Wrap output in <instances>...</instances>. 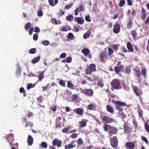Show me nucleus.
<instances>
[{"label":"nucleus","mask_w":149,"mask_h":149,"mask_svg":"<svg viewBox=\"0 0 149 149\" xmlns=\"http://www.w3.org/2000/svg\"><path fill=\"white\" fill-rule=\"evenodd\" d=\"M66 59L67 63H70L72 61V58L70 57H68Z\"/></svg>","instance_id":"338daca9"},{"label":"nucleus","mask_w":149,"mask_h":149,"mask_svg":"<svg viewBox=\"0 0 149 149\" xmlns=\"http://www.w3.org/2000/svg\"><path fill=\"white\" fill-rule=\"evenodd\" d=\"M141 139L143 141L145 142L147 144H148V141L146 137L143 136H142Z\"/></svg>","instance_id":"603ef678"},{"label":"nucleus","mask_w":149,"mask_h":149,"mask_svg":"<svg viewBox=\"0 0 149 149\" xmlns=\"http://www.w3.org/2000/svg\"><path fill=\"white\" fill-rule=\"evenodd\" d=\"M123 65H121L119 66L115 67H114V69L116 73L118 74L123 69Z\"/></svg>","instance_id":"ddd939ff"},{"label":"nucleus","mask_w":149,"mask_h":149,"mask_svg":"<svg viewBox=\"0 0 149 149\" xmlns=\"http://www.w3.org/2000/svg\"><path fill=\"white\" fill-rule=\"evenodd\" d=\"M27 141L29 146H31L33 143V138L31 135L28 136Z\"/></svg>","instance_id":"dca6fc26"},{"label":"nucleus","mask_w":149,"mask_h":149,"mask_svg":"<svg viewBox=\"0 0 149 149\" xmlns=\"http://www.w3.org/2000/svg\"><path fill=\"white\" fill-rule=\"evenodd\" d=\"M74 85L70 81H68L67 82V87L70 88L71 89H74Z\"/></svg>","instance_id":"393cba45"},{"label":"nucleus","mask_w":149,"mask_h":149,"mask_svg":"<svg viewBox=\"0 0 149 149\" xmlns=\"http://www.w3.org/2000/svg\"><path fill=\"white\" fill-rule=\"evenodd\" d=\"M42 43L44 45L47 46L49 44V41L47 40L42 41Z\"/></svg>","instance_id":"79ce46f5"},{"label":"nucleus","mask_w":149,"mask_h":149,"mask_svg":"<svg viewBox=\"0 0 149 149\" xmlns=\"http://www.w3.org/2000/svg\"><path fill=\"white\" fill-rule=\"evenodd\" d=\"M81 52L86 56L90 53V51L88 49H83L81 50Z\"/></svg>","instance_id":"4be33fe9"},{"label":"nucleus","mask_w":149,"mask_h":149,"mask_svg":"<svg viewBox=\"0 0 149 149\" xmlns=\"http://www.w3.org/2000/svg\"><path fill=\"white\" fill-rule=\"evenodd\" d=\"M85 19L86 21L90 22L91 21V20L90 19V17L89 16H87L85 17Z\"/></svg>","instance_id":"bf43d9fd"},{"label":"nucleus","mask_w":149,"mask_h":149,"mask_svg":"<svg viewBox=\"0 0 149 149\" xmlns=\"http://www.w3.org/2000/svg\"><path fill=\"white\" fill-rule=\"evenodd\" d=\"M79 126L81 127H84L86 125V122L85 120H84L79 122Z\"/></svg>","instance_id":"5701e85b"},{"label":"nucleus","mask_w":149,"mask_h":149,"mask_svg":"<svg viewBox=\"0 0 149 149\" xmlns=\"http://www.w3.org/2000/svg\"><path fill=\"white\" fill-rule=\"evenodd\" d=\"M97 84L101 87H103L104 86L103 83L100 81H98Z\"/></svg>","instance_id":"0e129e2a"},{"label":"nucleus","mask_w":149,"mask_h":149,"mask_svg":"<svg viewBox=\"0 0 149 149\" xmlns=\"http://www.w3.org/2000/svg\"><path fill=\"white\" fill-rule=\"evenodd\" d=\"M92 77L93 78V80L94 81H97L99 79L98 76L95 74L92 75Z\"/></svg>","instance_id":"c03bdc74"},{"label":"nucleus","mask_w":149,"mask_h":149,"mask_svg":"<svg viewBox=\"0 0 149 149\" xmlns=\"http://www.w3.org/2000/svg\"><path fill=\"white\" fill-rule=\"evenodd\" d=\"M31 26V23L29 22H28L26 23L25 26L24 28L26 31H27L28 29Z\"/></svg>","instance_id":"72a5a7b5"},{"label":"nucleus","mask_w":149,"mask_h":149,"mask_svg":"<svg viewBox=\"0 0 149 149\" xmlns=\"http://www.w3.org/2000/svg\"><path fill=\"white\" fill-rule=\"evenodd\" d=\"M21 72V68L20 67H18L17 68L16 73L18 74H20Z\"/></svg>","instance_id":"13d9d810"},{"label":"nucleus","mask_w":149,"mask_h":149,"mask_svg":"<svg viewBox=\"0 0 149 149\" xmlns=\"http://www.w3.org/2000/svg\"><path fill=\"white\" fill-rule=\"evenodd\" d=\"M52 143L53 146H56L57 148H60L62 146V142L61 140L55 138L53 140Z\"/></svg>","instance_id":"1a4fd4ad"},{"label":"nucleus","mask_w":149,"mask_h":149,"mask_svg":"<svg viewBox=\"0 0 149 149\" xmlns=\"http://www.w3.org/2000/svg\"><path fill=\"white\" fill-rule=\"evenodd\" d=\"M14 136L13 133L10 134L7 136V139L8 141H13L14 140Z\"/></svg>","instance_id":"bb28decb"},{"label":"nucleus","mask_w":149,"mask_h":149,"mask_svg":"<svg viewBox=\"0 0 149 149\" xmlns=\"http://www.w3.org/2000/svg\"><path fill=\"white\" fill-rule=\"evenodd\" d=\"M133 25V22L130 21L127 24V27L128 29H130L132 28Z\"/></svg>","instance_id":"e433bc0d"},{"label":"nucleus","mask_w":149,"mask_h":149,"mask_svg":"<svg viewBox=\"0 0 149 149\" xmlns=\"http://www.w3.org/2000/svg\"><path fill=\"white\" fill-rule=\"evenodd\" d=\"M48 1L49 4L51 6H54L52 0H48Z\"/></svg>","instance_id":"69168bd1"},{"label":"nucleus","mask_w":149,"mask_h":149,"mask_svg":"<svg viewBox=\"0 0 149 149\" xmlns=\"http://www.w3.org/2000/svg\"><path fill=\"white\" fill-rule=\"evenodd\" d=\"M107 53L105 51H101L98 55L99 59L101 62H104V59L107 58Z\"/></svg>","instance_id":"0eeeda50"},{"label":"nucleus","mask_w":149,"mask_h":149,"mask_svg":"<svg viewBox=\"0 0 149 149\" xmlns=\"http://www.w3.org/2000/svg\"><path fill=\"white\" fill-rule=\"evenodd\" d=\"M110 143L111 146L114 148H116L118 143V140L116 136H113L110 139Z\"/></svg>","instance_id":"6e6552de"},{"label":"nucleus","mask_w":149,"mask_h":149,"mask_svg":"<svg viewBox=\"0 0 149 149\" xmlns=\"http://www.w3.org/2000/svg\"><path fill=\"white\" fill-rule=\"evenodd\" d=\"M66 19L68 20L71 21L73 20V17L72 15H69L66 17Z\"/></svg>","instance_id":"c9c22d12"},{"label":"nucleus","mask_w":149,"mask_h":149,"mask_svg":"<svg viewBox=\"0 0 149 149\" xmlns=\"http://www.w3.org/2000/svg\"><path fill=\"white\" fill-rule=\"evenodd\" d=\"M146 10L143 8L142 9V11L141 13V17L142 19L144 20L146 17Z\"/></svg>","instance_id":"aec40b11"},{"label":"nucleus","mask_w":149,"mask_h":149,"mask_svg":"<svg viewBox=\"0 0 149 149\" xmlns=\"http://www.w3.org/2000/svg\"><path fill=\"white\" fill-rule=\"evenodd\" d=\"M74 111L77 114L80 115L83 114L84 111L83 109L79 108L76 109H74Z\"/></svg>","instance_id":"4468645a"},{"label":"nucleus","mask_w":149,"mask_h":149,"mask_svg":"<svg viewBox=\"0 0 149 149\" xmlns=\"http://www.w3.org/2000/svg\"><path fill=\"white\" fill-rule=\"evenodd\" d=\"M95 106L93 104H90L88 105V109L90 110H93L95 108Z\"/></svg>","instance_id":"7c9ffc66"},{"label":"nucleus","mask_w":149,"mask_h":149,"mask_svg":"<svg viewBox=\"0 0 149 149\" xmlns=\"http://www.w3.org/2000/svg\"><path fill=\"white\" fill-rule=\"evenodd\" d=\"M37 51L35 48H31L29 51V53L31 54H34L36 53Z\"/></svg>","instance_id":"4c0bfd02"},{"label":"nucleus","mask_w":149,"mask_h":149,"mask_svg":"<svg viewBox=\"0 0 149 149\" xmlns=\"http://www.w3.org/2000/svg\"><path fill=\"white\" fill-rule=\"evenodd\" d=\"M127 47L130 52H132L134 51V49L131 43L129 42L127 43Z\"/></svg>","instance_id":"2eb2a0df"},{"label":"nucleus","mask_w":149,"mask_h":149,"mask_svg":"<svg viewBox=\"0 0 149 149\" xmlns=\"http://www.w3.org/2000/svg\"><path fill=\"white\" fill-rule=\"evenodd\" d=\"M43 14L41 11H39L38 13V15L39 17H41L43 15Z\"/></svg>","instance_id":"774afa93"},{"label":"nucleus","mask_w":149,"mask_h":149,"mask_svg":"<svg viewBox=\"0 0 149 149\" xmlns=\"http://www.w3.org/2000/svg\"><path fill=\"white\" fill-rule=\"evenodd\" d=\"M77 95L76 94H73L72 95V100L73 102H74L77 99Z\"/></svg>","instance_id":"ea45409f"},{"label":"nucleus","mask_w":149,"mask_h":149,"mask_svg":"<svg viewBox=\"0 0 149 149\" xmlns=\"http://www.w3.org/2000/svg\"><path fill=\"white\" fill-rule=\"evenodd\" d=\"M66 56V54L65 53H62L60 56V58H64Z\"/></svg>","instance_id":"3c124183"},{"label":"nucleus","mask_w":149,"mask_h":149,"mask_svg":"<svg viewBox=\"0 0 149 149\" xmlns=\"http://www.w3.org/2000/svg\"><path fill=\"white\" fill-rule=\"evenodd\" d=\"M131 32L133 38L134 40L136 39L137 36L136 32L135 30H132L131 31Z\"/></svg>","instance_id":"c85d7f7f"},{"label":"nucleus","mask_w":149,"mask_h":149,"mask_svg":"<svg viewBox=\"0 0 149 149\" xmlns=\"http://www.w3.org/2000/svg\"><path fill=\"white\" fill-rule=\"evenodd\" d=\"M106 109L108 112H109L111 114H113L114 113L113 109L109 105H107L106 106Z\"/></svg>","instance_id":"f3484780"},{"label":"nucleus","mask_w":149,"mask_h":149,"mask_svg":"<svg viewBox=\"0 0 149 149\" xmlns=\"http://www.w3.org/2000/svg\"><path fill=\"white\" fill-rule=\"evenodd\" d=\"M119 116L121 117L122 118L124 119L126 117V115L124 113L121 112Z\"/></svg>","instance_id":"864d4df0"},{"label":"nucleus","mask_w":149,"mask_h":149,"mask_svg":"<svg viewBox=\"0 0 149 149\" xmlns=\"http://www.w3.org/2000/svg\"><path fill=\"white\" fill-rule=\"evenodd\" d=\"M77 143L78 145H81L83 143V141L81 139L79 138L77 141Z\"/></svg>","instance_id":"de8ad7c7"},{"label":"nucleus","mask_w":149,"mask_h":149,"mask_svg":"<svg viewBox=\"0 0 149 149\" xmlns=\"http://www.w3.org/2000/svg\"><path fill=\"white\" fill-rule=\"evenodd\" d=\"M132 87L133 91L136 96L140 97L142 95L143 92L141 89H139V87L136 86H132Z\"/></svg>","instance_id":"39448f33"},{"label":"nucleus","mask_w":149,"mask_h":149,"mask_svg":"<svg viewBox=\"0 0 149 149\" xmlns=\"http://www.w3.org/2000/svg\"><path fill=\"white\" fill-rule=\"evenodd\" d=\"M96 66L95 64L91 63L89 65L85 70L86 74H90L92 72L96 71Z\"/></svg>","instance_id":"20e7f679"},{"label":"nucleus","mask_w":149,"mask_h":149,"mask_svg":"<svg viewBox=\"0 0 149 149\" xmlns=\"http://www.w3.org/2000/svg\"><path fill=\"white\" fill-rule=\"evenodd\" d=\"M62 118L59 116L56 117V123H61L60 121L62 120Z\"/></svg>","instance_id":"a18cd8bd"},{"label":"nucleus","mask_w":149,"mask_h":149,"mask_svg":"<svg viewBox=\"0 0 149 149\" xmlns=\"http://www.w3.org/2000/svg\"><path fill=\"white\" fill-rule=\"evenodd\" d=\"M101 118H102V122L105 123L103 127L104 130H117L115 127L107 124V123H111L114 122L115 120L111 117L106 116H104L102 118L101 116Z\"/></svg>","instance_id":"f257e3e1"},{"label":"nucleus","mask_w":149,"mask_h":149,"mask_svg":"<svg viewBox=\"0 0 149 149\" xmlns=\"http://www.w3.org/2000/svg\"><path fill=\"white\" fill-rule=\"evenodd\" d=\"M33 115L34 114L32 112H31L29 111L27 113V116L28 117L30 118L31 117L33 116Z\"/></svg>","instance_id":"5fc2aeb1"},{"label":"nucleus","mask_w":149,"mask_h":149,"mask_svg":"<svg viewBox=\"0 0 149 149\" xmlns=\"http://www.w3.org/2000/svg\"><path fill=\"white\" fill-rule=\"evenodd\" d=\"M137 111L139 114V117L142 118H143V113L142 109H138Z\"/></svg>","instance_id":"2f4dec72"},{"label":"nucleus","mask_w":149,"mask_h":149,"mask_svg":"<svg viewBox=\"0 0 149 149\" xmlns=\"http://www.w3.org/2000/svg\"><path fill=\"white\" fill-rule=\"evenodd\" d=\"M46 70H45L41 72H38V73H40L39 75L38 76V81H41L42 80V79L44 78V73Z\"/></svg>","instance_id":"f8f14e48"},{"label":"nucleus","mask_w":149,"mask_h":149,"mask_svg":"<svg viewBox=\"0 0 149 149\" xmlns=\"http://www.w3.org/2000/svg\"><path fill=\"white\" fill-rule=\"evenodd\" d=\"M40 59V56H38V57H36L35 58H34L32 61V63L33 64H35L36 63L38 62Z\"/></svg>","instance_id":"b1692460"},{"label":"nucleus","mask_w":149,"mask_h":149,"mask_svg":"<svg viewBox=\"0 0 149 149\" xmlns=\"http://www.w3.org/2000/svg\"><path fill=\"white\" fill-rule=\"evenodd\" d=\"M81 92L86 96L89 97L93 96V91L92 90L89 89H84L81 91Z\"/></svg>","instance_id":"423d86ee"},{"label":"nucleus","mask_w":149,"mask_h":149,"mask_svg":"<svg viewBox=\"0 0 149 149\" xmlns=\"http://www.w3.org/2000/svg\"><path fill=\"white\" fill-rule=\"evenodd\" d=\"M120 27L119 24H115L114 26V28L113 29V32L116 33H118L120 31Z\"/></svg>","instance_id":"9b49d317"},{"label":"nucleus","mask_w":149,"mask_h":149,"mask_svg":"<svg viewBox=\"0 0 149 149\" xmlns=\"http://www.w3.org/2000/svg\"><path fill=\"white\" fill-rule=\"evenodd\" d=\"M33 123L31 121H28L25 123V127H28L29 126L30 127H32L33 126Z\"/></svg>","instance_id":"a878e982"},{"label":"nucleus","mask_w":149,"mask_h":149,"mask_svg":"<svg viewBox=\"0 0 149 149\" xmlns=\"http://www.w3.org/2000/svg\"><path fill=\"white\" fill-rule=\"evenodd\" d=\"M51 109L54 112H55L57 110V107L56 106H54V107H51Z\"/></svg>","instance_id":"052dcab7"},{"label":"nucleus","mask_w":149,"mask_h":149,"mask_svg":"<svg viewBox=\"0 0 149 149\" xmlns=\"http://www.w3.org/2000/svg\"><path fill=\"white\" fill-rule=\"evenodd\" d=\"M47 144L45 142H42L40 144V146L43 148H46L47 147Z\"/></svg>","instance_id":"c756f323"},{"label":"nucleus","mask_w":149,"mask_h":149,"mask_svg":"<svg viewBox=\"0 0 149 149\" xmlns=\"http://www.w3.org/2000/svg\"><path fill=\"white\" fill-rule=\"evenodd\" d=\"M73 5V3H72L70 4L66 5L65 6V8L67 9H69Z\"/></svg>","instance_id":"8fccbe9b"},{"label":"nucleus","mask_w":149,"mask_h":149,"mask_svg":"<svg viewBox=\"0 0 149 149\" xmlns=\"http://www.w3.org/2000/svg\"><path fill=\"white\" fill-rule=\"evenodd\" d=\"M66 81V80L64 81L62 79H61L59 82V84L62 86L65 87L66 86L65 83Z\"/></svg>","instance_id":"cd10ccee"},{"label":"nucleus","mask_w":149,"mask_h":149,"mask_svg":"<svg viewBox=\"0 0 149 149\" xmlns=\"http://www.w3.org/2000/svg\"><path fill=\"white\" fill-rule=\"evenodd\" d=\"M145 127L146 130H149V125L146 123H145Z\"/></svg>","instance_id":"4d7b16f0"},{"label":"nucleus","mask_w":149,"mask_h":149,"mask_svg":"<svg viewBox=\"0 0 149 149\" xmlns=\"http://www.w3.org/2000/svg\"><path fill=\"white\" fill-rule=\"evenodd\" d=\"M111 84L112 88L114 89L117 90L122 88L119 80L118 79H113Z\"/></svg>","instance_id":"7ed1b4c3"},{"label":"nucleus","mask_w":149,"mask_h":149,"mask_svg":"<svg viewBox=\"0 0 149 149\" xmlns=\"http://www.w3.org/2000/svg\"><path fill=\"white\" fill-rule=\"evenodd\" d=\"M124 130H130V128L126 125H124Z\"/></svg>","instance_id":"680f3d73"},{"label":"nucleus","mask_w":149,"mask_h":149,"mask_svg":"<svg viewBox=\"0 0 149 149\" xmlns=\"http://www.w3.org/2000/svg\"><path fill=\"white\" fill-rule=\"evenodd\" d=\"M38 38V36L37 33H35L33 35V38L34 40L36 41L37 40Z\"/></svg>","instance_id":"09e8293b"},{"label":"nucleus","mask_w":149,"mask_h":149,"mask_svg":"<svg viewBox=\"0 0 149 149\" xmlns=\"http://www.w3.org/2000/svg\"><path fill=\"white\" fill-rule=\"evenodd\" d=\"M112 102L115 105V108L119 111L122 112L123 111V109L120 107V106L124 107L126 105V104L124 102L112 100Z\"/></svg>","instance_id":"f03ea898"},{"label":"nucleus","mask_w":149,"mask_h":149,"mask_svg":"<svg viewBox=\"0 0 149 149\" xmlns=\"http://www.w3.org/2000/svg\"><path fill=\"white\" fill-rule=\"evenodd\" d=\"M135 76L139 78L140 77V70L138 67H137L135 68Z\"/></svg>","instance_id":"412c9836"},{"label":"nucleus","mask_w":149,"mask_h":149,"mask_svg":"<svg viewBox=\"0 0 149 149\" xmlns=\"http://www.w3.org/2000/svg\"><path fill=\"white\" fill-rule=\"evenodd\" d=\"M32 87V84L31 83H29L27 84V88L28 90L30 89Z\"/></svg>","instance_id":"6e6d98bb"},{"label":"nucleus","mask_w":149,"mask_h":149,"mask_svg":"<svg viewBox=\"0 0 149 149\" xmlns=\"http://www.w3.org/2000/svg\"><path fill=\"white\" fill-rule=\"evenodd\" d=\"M141 74L145 78L146 76V70L145 68H143L142 70Z\"/></svg>","instance_id":"f704fd0d"},{"label":"nucleus","mask_w":149,"mask_h":149,"mask_svg":"<svg viewBox=\"0 0 149 149\" xmlns=\"http://www.w3.org/2000/svg\"><path fill=\"white\" fill-rule=\"evenodd\" d=\"M135 146L134 143L131 142H127L125 144L126 149H134Z\"/></svg>","instance_id":"9d476101"},{"label":"nucleus","mask_w":149,"mask_h":149,"mask_svg":"<svg viewBox=\"0 0 149 149\" xmlns=\"http://www.w3.org/2000/svg\"><path fill=\"white\" fill-rule=\"evenodd\" d=\"M74 21H76L78 24H83L84 22V20L83 19H82L80 17H78L77 18L75 17Z\"/></svg>","instance_id":"6ab92c4d"},{"label":"nucleus","mask_w":149,"mask_h":149,"mask_svg":"<svg viewBox=\"0 0 149 149\" xmlns=\"http://www.w3.org/2000/svg\"><path fill=\"white\" fill-rule=\"evenodd\" d=\"M125 4V0H122L120 1L119 6L120 7H122Z\"/></svg>","instance_id":"58836bf2"},{"label":"nucleus","mask_w":149,"mask_h":149,"mask_svg":"<svg viewBox=\"0 0 149 149\" xmlns=\"http://www.w3.org/2000/svg\"><path fill=\"white\" fill-rule=\"evenodd\" d=\"M76 144H73V142H72L71 143L65 146V149H70L75 147Z\"/></svg>","instance_id":"a211bd4d"},{"label":"nucleus","mask_w":149,"mask_h":149,"mask_svg":"<svg viewBox=\"0 0 149 149\" xmlns=\"http://www.w3.org/2000/svg\"><path fill=\"white\" fill-rule=\"evenodd\" d=\"M77 8H78V11L79 12V13L80 12H83L84 10V8L81 5L79 6Z\"/></svg>","instance_id":"a19ab883"},{"label":"nucleus","mask_w":149,"mask_h":149,"mask_svg":"<svg viewBox=\"0 0 149 149\" xmlns=\"http://www.w3.org/2000/svg\"><path fill=\"white\" fill-rule=\"evenodd\" d=\"M91 33H88L86 32L84 34L83 36V38L84 39H86L89 38L90 37Z\"/></svg>","instance_id":"473e14b6"},{"label":"nucleus","mask_w":149,"mask_h":149,"mask_svg":"<svg viewBox=\"0 0 149 149\" xmlns=\"http://www.w3.org/2000/svg\"><path fill=\"white\" fill-rule=\"evenodd\" d=\"M108 52L109 55L110 56L113 53V51L112 49L109 48L108 49Z\"/></svg>","instance_id":"37998d69"},{"label":"nucleus","mask_w":149,"mask_h":149,"mask_svg":"<svg viewBox=\"0 0 149 149\" xmlns=\"http://www.w3.org/2000/svg\"><path fill=\"white\" fill-rule=\"evenodd\" d=\"M131 69L130 68L128 67H126V71H125V73L126 74H129L130 73V72Z\"/></svg>","instance_id":"49530a36"},{"label":"nucleus","mask_w":149,"mask_h":149,"mask_svg":"<svg viewBox=\"0 0 149 149\" xmlns=\"http://www.w3.org/2000/svg\"><path fill=\"white\" fill-rule=\"evenodd\" d=\"M74 36L72 33H70L68 34V38L69 39H71Z\"/></svg>","instance_id":"e2e57ef3"}]
</instances>
